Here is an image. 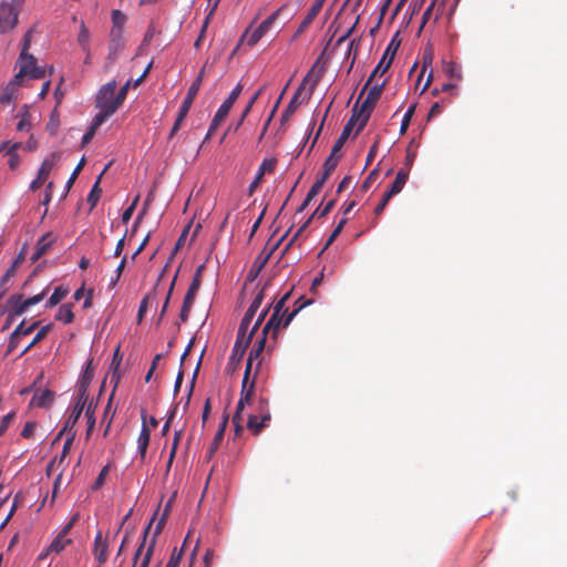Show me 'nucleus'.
<instances>
[{
    "label": "nucleus",
    "mask_w": 567,
    "mask_h": 567,
    "mask_svg": "<svg viewBox=\"0 0 567 567\" xmlns=\"http://www.w3.org/2000/svg\"><path fill=\"white\" fill-rule=\"evenodd\" d=\"M54 400V392L51 390H41L34 393L31 403L38 408H47L52 404Z\"/></svg>",
    "instance_id": "nucleus-21"
},
{
    "label": "nucleus",
    "mask_w": 567,
    "mask_h": 567,
    "mask_svg": "<svg viewBox=\"0 0 567 567\" xmlns=\"http://www.w3.org/2000/svg\"><path fill=\"white\" fill-rule=\"evenodd\" d=\"M112 161L110 163L106 164V166L104 167V169L101 172V174L99 175L97 179L95 181L89 196H87V203L90 204L91 206V209H93L99 199H100V196H101V193H102V189L100 187V183H101V179H102V176L107 172V169L112 166Z\"/></svg>",
    "instance_id": "nucleus-20"
},
{
    "label": "nucleus",
    "mask_w": 567,
    "mask_h": 567,
    "mask_svg": "<svg viewBox=\"0 0 567 567\" xmlns=\"http://www.w3.org/2000/svg\"><path fill=\"white\" fill-rule=\"evenodd\" d=\"M251 338L252 337L250 334H248V337L237 336L229 358L230 362L238 363L241 361L248 346L250 344Z\"/></svg>",
    "instance_id": "nucleus-16"
},
{
    "label": "nucleus",
    "mask_w": 567,
    "mask_h": 567,
    "mask_svg": "<svg viewBox=\"0 0 567 567\" xmlns=\"http://www.w3.org/2000/svg\"><path fill=\"white\" fill-rule=\"evenodd\" d=\"M432 62H433V53H432V51H425L424 54H423V59H422V70L420 72L419 76H417V81H416V84H415V90L420 89V84H421L422 78H423L425 71L427 70V68L432 65Z\"/></svg>",
    "instance_id": "nucleus-40"
},
{
    "label": "nucleus",
    "mask_w": 567,
    "mask_h": 567,
    "mask_svg": "<svg viewBox=\"0 0 567 567\" xmlns=\"http://www.w3.org/2000/svg\"><path fill=\"white\" fill-rule=\"evenodd\" d=\"M321 76L322 70H316V65H313L300 83L287 106H301L310 103L313 90L319 83Z\"/></svg>",
    "instance_id": "nucleus-5"
},
{
    "label": "nucleus",
    "mask_w": 567,
    "mask_h": 567,
    "mask_svg": "<svg viewBox=\"0 0 567 567\" xmlns=\"http://www.w3.org/2000/svg\"><path fill=\"white\" fill-rule=\"evenodd\" d=\"M260 365H261V362L260 361L257 362L255 372H254V378L251 381H249L250 374L248 372H244V377H243V381H241L240 398L238 400L236 411H235V413L233 415V420H231L234 427H235L236 435H239L244 430L241 413H243L245 406L251 404V402H252L255 386H256V379L259 373Z\"/></svg>",
    "instance_id": "nucleus-3"
},
{
    "label": "nucleus",
    "mask_w": 567,
    "mask_h": 567,
    "mask_svg": "<svg viewBox=\"0 0 567 567\" xmlns=\"http://www.w3.org/2000/svg\"><path fill=\"white\" fill-rule=\"evenodd\" d=\"M16 82H25L28 80H40L45 78V68L39 66L34 55L20 52L16 61Z\"/></svg>",
    "instance_id": "nucleus-4"
},
{
    "label": "nucleus",
    "mask_w": 567,
    "mask_h": 567,
    "mask_svg": "<svg viewBox=\"0 0 567 567\" xmlns=\"http://www.w3.org/2000/svg\"><path fill=\"white\" fill-rule=\"evenodd\" d=\"M150 439H151L150 429L146 426L145 423H143L141 433L137 439V445H138L137 447H138V452H140L142 458L145 457L147 446L150 444Z\"/></svg>",
    "instance_id": "nucleus-29"
},
{
    "label": "nucleus",
    "mask_w": 567,
    "mask_h": 567,
    "mask_svg": "<svg viewBox=\"0 0 567 567\" xmlns=\"http://www.w3.org/2000/svg\"><path fill=\"white\" fill-rule=\"evenodd\" d=\"M371 116V109H352V115L344 125L340 136L334 142L332 150L328 157L334 158L338 163L341 158V155L339 154L343 145L346 144L347 140L351 135V132L353 131L354 126L357 125V134H359L368 123L369 118Z\"/></svg>",
    "instance_id": "nucleus-2"
},
{
    "label": "nucleus",
    "mask_w": 567,
    "mask_h": 567,
    "mask_svg": "<svg viewBox=\"0 0 567 567\" xmlns=\"http://www.w3.org/2000/svg\"><path fill=\"white\" fill-rule=\"evenodd\" d=\"M68 295V289L62 287V286H59L54 289L53 293L51 295V297L49 298L48 302H47V307H54L56 306L65 296Z\"/></svg>",
    "instance_id": "nucleus-41"
},
{
    "label": "nucleus",
    "mask_w": 567,
    "mask_h": 567,
    "mask_svg": "<svg viewBox=\"0 0 567 567\" xmlns=\"http://www.w3.org/2000/svg\"><path fill=\"white\" fill-rule=\"evenodd\" d=\"M107 540L103 537L102 533L99 532L94 539L93 554L100 565L107 560Z\"/></svg>",
    "instance_id": "nucleus-19"
},
{
    "label": "nucleus",
    "mask_w": 567,
    "mask_h": 567,
    "mask_svg": "<svg viewBox=\"0 0 567 567\" xmlns=\"http://www.w3.org/2000/svg\"><path fill=\"white\" fill-rule=\"evenodd\" d=\"M73 318L72 305L70 303L62 305L55 315V319L64 323L72 322Z\"/></svg>",
    "instance_id": "nucleus-36"
},
{
    "label": "nucleus",
    "mask_w": 567,
    "mask_h": 567,
    "mask_svg": "<svg viewBox=\"0 0 567 567\" xmlns=\"http://www.w3.org/2000/svg\"><path fill=\"white\" fill-rule=\"evenodd\" d=\"M310 303H312V300H310V299H305V297L298 298V300L295 302L296 308L290 313H288L285 319H284L285 315L272 312L269 320L266 322V324L262 328L264 334L271 333V338L274 340H276L277 333H278L280 327H284V328L287 327L292 321L295 316L301 309H303L306 306H308Z\"/></svg>",
    "instance_id": "nucleus-6"
},
{
    "label": "nucleus",
    "mask_w": 567,
    "mask_h": 567,
    "mask_svg": "<svg viewBox=\"0 0 567 567\" xmlns=\"http://www.w3.org/2000/svg\"><path fill=\"white\" fill-rule=\"evenodd\" d=\"M348 219L346 217H343L339 223L338 225L336 226V228L333 229V231L331 233V235L329 236L323 249L321 252H323L336 239L337 237L340 235V233L342 231L343 227L346 226Z\"/></svg>",
    "instance_id": "nucleus-44"
},
{
    "label": "nucleus",
    "mask_w": 567,
    "mask_h": 567,
    "mask_svg": "<svg viewBox=\"0 0 567 567\" xmlns=\"http://www.w3.org/2000/svg\"><path fill=\"white\" fill-rule=\"evenodd\" d=\"M87 400H80V396H78V402L75 406L73 408L71 414L69 415L63 429L58 433L55 440H59L68 430L73 431V426L76 424L78 420L80 419L84 408L86 409Z\"/></svg>",
    "instance_id": "nucleus-15"
},
{
    "label": "nucleus",
    "mask_w": 567,
    "mask_h": 567,
    "mask_svg": "<svg viewBox=\"0 0 567 567\" xmlns=\"http://www.w3.org/2000/svg\"><path fill=\"white\" fill-rule=\"evenodd\" d=\"M24 84L25 82H16L14 75L13 79L0 92V104H9L14 102L17 99L18 87Z\"/></svg>",
    "instance_id": "nucleus-17"
},
{
    "label": "nucleus",
    "mask_w": 567,
    "mask_h": 567,
    "mask_svg": "<svg viewBox=\"0 0 567 567\" xmlns=\"http://www.w3.org/2000/svg\"><path fill=\"white\" fill-rule=\"evenodd\" d=\"M252 414H257L260 419H262V422H270L271 413L268 399L260 396L257 401L255 412Z\"/></svg>",
    "instance_id": "nucleus-25"
},
{
    "label": "nucleus",
    "mask_w": 567,
    "mask_h": 567,
    "mask_svg": "<svg viewBox=\"0 0 567 567\" xmlns=\"http://www.w3.org/2000/svg\"><path fill=\"white\" fill-rule=\"evenodd\" d=\"M30 114L25 111L22 115L20 121L17 124V130L19 132H28L31 128V120Z\"/></svg>",
    "instance_id": "nucleus-53"
},
{
    "label": "nucleus",
    "mask_w": 567,
    "mask_h": 567,
    "mask_svg": "<svg viewBox=\"0 0 567 567\" xmlns=\"http://www.w3.org/2000/svg\"><path fill=\"white\" fill-rule=\"evenodd\" d=\"M241 91H243V85L240 83H238L234 87V90L230 92L228 97L221 103L220 106H233L234 103L236 102V100L238 99V96L240 95Z\"/></svg>",
    "instance_id": "nucleus-47"
},
{
    "label": "nucleus",
    "mask_w": 567,
    "mask_h": 567,
    "mask_svg": "<svg viewBox=\"0 0 567 567\" xmlns=\"http://www.w3.org/2000/svg\"><path fill=\"white\" fill-rule=\"evenodd\" d=\"M55 238L51 231L45 233L40 237L37 243L35 249L39 250L40 254L44 255L53 245Z\"/></svg>",
    "instance_id": "nucleus-34"
},
{
    "label": "nucleus",
    "mask_w": 567,
    "mask_h": 567,
    "mask_svg": "<svg viewBox=\"0 0 567 567\" xmlns=\"http://www.w3.org/2000/svg\"><path fill=\"white\" fill-rule=\"evenodd\" d=\"M189 109H181L176 120H175V123L172 127V131L169 133V137H173L174 134L179 130L183 121L185 120V117L187 116V112H188Z\"/></svg>",
    "instance_id": "nucleus-54"
},
{
    "label": "nucleus",
    "mask_w": 567,
    "mask_h": 567,
    "mask_svg": "<svg viewBox=\"0 0 567 567\" xmlns=\"http://www.w3.org/2000/svg\"><path fill=\"white\" fill-rule=\"evenodd\" d=\"M140 196H136L133 203L123 212L122 221L126 224L131 218L138 203Z\"/></svg>",
    "instance_id": "nucleus-60"
},
{
    "label": "nucleus",
    "mask_w": 567,
    "mask_h": 567,
    "mask_svg": "<svg viewBox=\"0 0 567 567\" xmlns=\"http://www.w3.org/2000/svg\"><path fill=\"white\" fill-rule=\"evenodd\" d=\"M408 178H409V169L401 168L398 172L395 179L393 181V183L391 184V186L389 187V189L386 192L393 196L399 194L403 189Z\"/></svg>",
    "instance_id": "nucleus-23"
},
{
    "label": "nucleus",
    "mask_w": 567,
    "mask_h": 567,
    "mask_svg": "<svg viewBox=\"0 0 567 567\" xmlns=\"http://www.w3.org/2000/svg\"><path fill=\"white\" fill-rule=\"evenodd\" d=\"M282 8H279L275 12H272L267 19H265L249 35L247 40V44L249 47H254L258 43V41L270 30L275 21L278 19L280 11Z\"/></svg>",
    "instance_id": "nucleus-13"
},
{
    "label": "nucleus",
    "mask_w": 567,
    "mask_h": 567,
    "mask_svg": "<svg viewBox=\"0 0 567 567\" xmlns=\"http://www.w3.org/2000/svg\"><path fill=\"white\" fill-rule=\"evenodd\" d=\"M33 32H34V28H31L23 35L22 43H21V52L29 53V50L31 48V40H32Z\"/></svg>",
    "instance_id": "nucleus-61"
},
{
    "label": "nucleus",
    "mask_w": 567,
    "mask_h": 567,
    "mask_svg": "<svg viewBox=\"0 0 567 567\" xmlns=\"http://www.w3.org/2000/svg\"><path fill=\"white\" fill-rule=\"evenodd\" d=\"M401 45L400 33L396 32L388 44L381 60L371 73V78H383L389 68L391 66L394 56Z\"/></svg>",
    "instance_id": "nucleus-7"
},
{
    "label": "nucleus",
    "mask_w": 567,
    "mask_h": 567,
    "mask_svg": "<svg viewBox=\"0 0 567 567\" xmlns=\"http://www.w3.org/2000/svg\"><path fill=\"white\" fill-rule=\"evenodd\" d=\"M94 378L93 359H89L86 367L76 383V392L80 400H89L87 389Z\"/></svg>",
    "instance_id": "nucleus-14"
},
{
    "label": "nucleus",
    "mask_w": 567,
    "mask_h": 567,
    "mask_svg": "<svg viewBox=\"0 0 567 567\" xmlns=\"http://www.w3.org/2000/svg\"><path fill=\"white\" fill-rule=\"evenodd\" d=\"M266 287L267 285H265L260 290L259 292L255 296L251 305L249 306V308L247 309L246 313L247 316H249L250 318L254 319L257 310L260 308L262 301H264V298H265V290H266Z\"/></svg>",
    "instance_id": "nucleus-35"
},
{
    "label": "nucleus",
    "mask_w": 567,
    "mask_h": 567,
    "mask_svg": "<svg viewBox=\"0 0 567 567\" xmlns=\"http://www.w3.org/2000/svg\"><path fill=\"white\" fill-rule=\"evenodd\" d=\"M348 219L346 217H343L339 223L338 225L336 226V228L333 229V231L331 233V235L329 236L323 249L321 252H323L336 239L337 237L340 235V233L342 231L343 227L346 226Z\"/></svg>",
    "instance_id": "nucleus-45"
},
{
    "label": "nucleus",
    "mask_w": 567,
    "mask_h": 567,
    "mask_svg": "<svg viewBox=\"0 0 567 567\" xmlns=\"http://www.w3.org/2000/svg\"><path fill=\"white\" fill-rule=\"evenodd\" d=\"M19 11L14 4L2 2L0 4V33H6L18 24Z\"/></svg>",
    "instance_id": "nucleus-9"
},
{
    "label": "nucleus",
    "mask_w": 567,
    "mask_h": 567,
    "mask_svg": "<svg viewBox=\"0 0 567 567\" xmlns=\"http://www.w3.org/2000/svg\"><path fill=\"white\" fill-rule=\"evenodd\" d=\"M218 3H219V0H215V2L213 3L212 8L209 9V12L207 13V16H206V18H205V20L203 22V25L200 28V32H199L196 41L194 42V47L196 49H199L200 45H202V42H203V40H204V38L206 35V31H207L208 24L210 22L212 17L215 13V10H216Z\"/></svg>",
    "instance_id": "nucleus-26"
},
{
    "label": "nucleus",
    "mask_w": 567,
    "mask_h": 567,
    "mask_svg": "<svg viewBox=\"0 0 567 567\" xmlns=\"http://www.w3.org/2000/svg\"><path fill=\"white\" fill-rule=\"evenodd\" d=\"M158 284L155 285V287L153 288V291L147 293L141 301L140 303V307H138V312H137V319H138V322H141L147 311V308H148V302L150 301H153L155 300V290L157 288Z\"/></svg>",
    "instance_id": "nucleus-39"
},
{
    "label": "nucleus",
    "mask_w": 567,
    "mask_h": 567,
    "mask_svg": "<svg viewBox=\"0 0 567 567\" xmlns=\"http://www.w3.org/2000/svg\"><path fill=\"white\" fill-rule=\"evenodd\" d=\"M58 126H59V112H58V109H53L51 117H50V122L48 123L47 128L50 132V134H54Z\"/></svg>",
    "instance_id": "nucleus-58"
},
{
    "label": "nucleus",
    "mask_w": 567,
    "mask_h": 567,
    "mask_svg": "<svg viewBox=\"0 0 567 567\" xmlns=\"http://www.w3.org/2000/svg\"><path fill=\"white\" fill-rule=\"evenodd\" d=\"M107 473H109V466L106 465L101 470L100 474L97 475L96 480L94 481V483L92 485L93 491H97L103 486Z\"/></svg>",
    "instance_id": "nucleus-56"
},
{
    "label": "nucleus",
    "mask_w": 567,
    "mask_h": 567,
    "mask_svg": "<svg viewBox=\"0 0 567 567\" xmlns=\"http://www.w3.org/2000/svg\"><path fill=\"white\" fill-rule=\"evenodd\" d=\"M276 161L275 159H264L259 167L258 175L264 177L266 173H270L275 169Z\"/></svg>",
    "instance_id": "nucleus-57"
},
{
    "label": "nucleus",
    "mask_w": 567,
    "mask_h": 567,
    "mask_svg": "<svg viewBox=\"0 0 567 567\" xmlns=\"http://www.w3.org/2000/svg\"><path fill=\"white\" fill-rule=\"evenodd\" d=\"M338 164L339 163L334 158L327 157V159L323 163V173L317 181H322V185H324V183L329 179Z\"/></svg>",
    "instance_id": "nucleus-38"
},
{
    "label": "nucleus",
    "mask_w": 567,
    "mask_h": 567,
    "mask_svg": "<svg viewBox=\"0 0 567 567\" xmlns=\"http://www.w3.org/2000/svg\"><path fill=\"white\" fill-rule=\"evenodd\" d=\"M206 70V65L203 66V69L200 70L199 72V75L198 78L196 79V81L190 85L189 90H188V94L187 96L185 97L184 102H183V105L182 106H190L192 102H193V95L196 94L197 92V89H198V84L199 82L202 81V76L204 74Z\"/></svg>",
    "instance_id": "nucleus-42"
},
{
    "label": "nucleus",
    "mask_w": 567,
    "mask_h": 567,
    "mask_svg": "<svg viewBox=\"0 0 567 567\" xmlns=\"http://www.w3.org/2000/svg\"><path fill=\"white\" fill-rule=\"evenodd\" d=\"M72 543V539L69 537H62L56 535V537L52 540V543L49 545V551H52L53 554H60L62 553L68 545Z\"/></svg>",
    "instance_id": "nucleus-33"
},
{
    "label": "nucleus",
    "mask_w": 567,
    "mask_h": 567,
    "mask_svg": "<svg viewBox=\"0 0 567 567\" xmlns=\"http://www.w3.org/2000/svg\"><path fill=\"white\" fill-rule=\"evenodd\" d=\"M261 353L262 351L258 350L255 347L251 349L247 359L245 372H248L249 374L251 373L254 361L258 360L259 362V357L261 355Z\"/></svg>",
    "instance_id": "nucleus-50"
},
{
    "label": "nucleus",
    "mask_w": 567,
    "mask_h": 567,
    "mask_svg": "<svg viewBox=\"0 0 567 567\" xmlns=\"http://www.w3.org/2000/svg\"><path fill=\"white\" fill-rule=\"evenodd\" d=\"M20 145H21L20 143H14L8 152V155H9L8 164L11 169H16L20 165V157L16 153V150L19 148Z\"/></svg>",
    "instance_id": "nucleus-46"
},
{
    "label": "nucleus",
    "mask_w": 567,
    "mask_h": 567,
    "mask_svg": "<svg viewBox=\"0 0 567 567\" xmlns=\"http://www.w3.org/2000/svg\"><path fill=\"white\" fill-rule=\"evenodd\" d=\"M35 427H37V422L34 421H29L24 424L22 431H21V436L23 439H30L33 436L34 434V431H35Z\"/></svg>",
    "instance_id": "nucleus-63"
},
{
    "label": "nucleus",
    "mask_w": 567,
    "mask_h": 567,
    "mask_svg": "<svg viewBox=\"0 0 567 567\" xmlns=\"http://www.w3.org/2000/svg\"><path fill=\"white\" fill-rule=\"evenodd\" d=\"M386 79L371 78L370 75L361 92V95L365 93V99L361 106H374L381 99Z\"/></svg>",
    "instance_id": "nucleus-8"
},
{
    "label": "nucleus",
    "mask_w": 567,
    "mask_h": 567,
    "mask_svg": "<svg viewBox=\"0 0 567 567\" xmlns=\"http://www.w3.org/2000/svg\"><path fill=\"white\" fill-rule=\"evenodd\" d=\"M39 322H33L29 327H24V322L22 321L12 333H14V337H21V336H28L34 331V329L38 327Z\"/></svg>",
    "instance_id": "nucleus-48"
},
{
    "label": "nucleus",
    "mask_w": 567,
    "mask_h": 567,
    "mask_svg": "<svg viewBox=\"0 0 567 567\" xmlns=\"http://www.w3.org/2000/svg\"><path fill=\"white\" fill-rule=\"evenodd\" d=\"M117 109H102V111L94 116V118L91 122V125L86 133L82 137V146L87 145L92 138L94 137L96 131L99 127L107 120L110 118Z\"/></svg>",
    "instance_id": "nucleus-12"
},
{
    "label": "nucleus",
    "mask_w": 567,
    "mask_h": 567,
    "mask_svg": "<svg viewBox=\"0 0 567 567\" xmlns=\"http://www.w3.org/2000/svg\"><path fill=\"white\" fill-rule=\"evenodd\" d=\"M291 296V291L286 292L275 305L274 312L286 315L288 308H286V302Z\"/></svg>",
    "instance_id": "nucleus-51"
},
{
    "label": "nucleus",
    "mask_w": 567,
    "mask_h": 567,
    "mask_svg": "<svg viewBox=\"0 0 567 567\" xmlns=\"http://www.w3.org/2000/svg\"><path fill=\"white\" fill-rule=\"evenodd\" d=\"M52 324H45L39 329L32 341L21 351L20 357L28 353L35 344L41 342L50 332Z\"/></svg>",
    "instance_id": "nucleus-31"
},
{
    "label": "nucleus",
    "mask_w": 567,
    "mask_h": 567,
    "mask_svg": "<svg viewBox=\"0 0 567 567\" xmlns=\"http://www.w3.org/2000/svg\"><path fill=\"white\" fill-rule=\"evenodd\" d=\"M251 321H252V318L245 315L239 324L237 336L248 337V333H249L248 329H249Z\"/></svg>",
    "instance_id": "nucleus-55"
},
{
    "label": "nucleus",
    "mask_w": 567,
    "mask_h": 567,
    "mask_svg": "<svg viewBox=\"0 0 567 567\" xmlns=\"http://www.w3.org/2000/svg\"><path fill=\"white\" fill-rule=\"evenodd\" d=\"M126 21L125 14L120 10L112 11V28H117L118 30H123L124 23Z\"/></svg>",
    "instance_id": "nucleus-49"
},
{
    "label": "nucleus",
    "mask_w": 567,
    "mask_h": 567,
    "mask_svg": "<svg viewBox=\"0 0 567 567\" xmlns=\"http://www.w3.org/2000/svg\"><path fill=\"white\" fill-rule=\"evenodd\" d=\"M336 200H329L322 208H317L315 213L299 227V229L295 233L291 239L288 241L284 249V254L293 245V243L299 238V236L303 233V230L310 225L312 218L318 217L322 218L327 216L332 208L334 207Z\"/></svg>",
    "instance_id": "nucleus-11"
},
{
    "label": "nucleus",
    "mask_w": 567,
    "mask_h": 567,
    "mask_svg": "<svg viewBox=\"0 0 567 567\" xmlns=\"http://www.w3.org/2000/svg\"><path fill=\"white\" fill-rule=\"evenodd\" d=\"M393 197V195H390V193L385 192L383 194V197L381 198L380 203L377 205L375 209H374V214L375 216H380L383 210L385 209L389 200Z\"/></svg>",
    "instance_id": "nucleus-59"
},
{
    "label": "nucleus",
    "mask_w": 567,
    "mask_h": 567,
    "mask_svg": "<svg viewBox=\"0 0 567 567\" xmlns=\"http://www.w3.org/2000/svg\"><path fill=\"white\" fill-rule=\"evenodd\" d=\"M227 423H228V415H224L223 417V421L219 425V429L217 431V433L215 434V437L212 442V445L209 447V454L213 455L215 453V451L218 449L220 442L223 441L224 439V432L226 430V426H227Z\"/></svg>",
    "instance_id": "nucleus-32"
},
{
    "label": "nucleus",
    "mask_w": 567,
    "mask_h": 567,
    "mask_svg": "<svg viewBox=\"0 0 567 567\" xmlns=\"http://www.w3.org/2000/svg\"><path fill=\"white\" fill-rule=\"evenodd\" d=\"M151 68L152 62L145 68L143 73L134 82H132V80H127L126 83L117 92V83L115 80H112L102 85L96 94L95 106H121L126 97L130 86H138L147 76Z\"/></svg>",
    "instance_id": "nucleus-1"
},
{
    "label": "nucleus",
    "mask_w": 567,
    "mask_h": 567,
    "mask_svg": "<svg viewBox=\"0 0 567 567\" xmlns=\"http://www.w3.org/2000/svg\"><path fill=\"white\" fill-rule=\"evenodd\" d=\"M84 165H85V157H82L81 161L79 162V164L76 165V167L74 168L73 173L71 174L70 178L66 182V186H65L66 192H69V189L72 187L73 183L75 182L78 175L80 174V172L82 171Z\"/></svg>",
    "instance_id": "nucleus-52"
},
{
    "label": "nucleus",
    "mask_w": 567,
    "mask_h": 567,
    "mask_svg": "<svg viewBox=\"0 0 567 567\" xmlns=\"http://www.w3.org/2000/svg\"><path fill=\"white\" fill-rule=\"evenodd\" d=\"M123 30H118L117 28H112L110 32V54L109 58L112 55L115 56L117 51L123 47V39H122Z\"/></svg>",
    "instance_id": "nucleus-24"
},
{
    "label": "nucleus",
    "mask_w": 567,
    "mask_h": 567,
    "mask_svg": "<svg viewBox=\"0 0 567 567\" xmlns=\"http://www.w3.org/2000/svg\"><path fill=\"white\" fill-rule=\"evenodd\" d=\"M414 111H415V109H408L406 113L404 114L402 122H401V127H400L401 134H404L406 132V130L410 125L411 118L414 114Z\"/></svg>",
    "instance_id": "nucleus-64"
},
{
    "label": "nucleus",
    "mask_w": 567,
    "mask_h": 567,
    "mask_svg": "<svg viewBox=\"0 0 567 567\" xmlns=\"http://www.w3.org/2000/svg\"><path fill=\"white\" fill-rule=\"evenodd\" d=\"M229 110L230 109H218L217 113L215 114V116L209 125L205 141L209 140L214 135V133L218 128L219 124L227 117Z\"/></svg>",
    "instance_id": "nucleus-28"
},
{
    "label": "nucleus",
    "mask_w": 567,
    "mask_h": 567,
    "mask_svg": "<svg viewBox=\"0 0 567 567\" xmlns=\"http://www.w3.org/2000/svg\"><path fill=\"white\" fill-rule=\"evenodd\" d=\"M94 413H95V404H93V401H91L85 409V416L87 417V429H86V433H85L86 440L90 439L92 431L94 429V425H95Z\"/></svg>",
    "instance_id": "nucleus-37"
},
{
    "label": "nucleus",
    "mask_w": 567,
    "mask_h": 567,
    "mask_svg": "<svg viewBox=\"0 0 567 567\" xmlns=\"http://www.w3.org/2000/svg\"><path fill=\"white\" fill-rule=\"evenodd\" d=\"M182 559V549L174 548L165 567H178Z\"/></svg>",
    "instance_id": "nucleus-62"
},
{
    "label": "nucleus",
    "mask_w": 567,
    "mask_h": 567,
    "mask_svg": "<svg viewBox=\"0 0 567 567\" xmlns=\"http://www.w3.org/2000/svg\"><path fill=\"white\" fill-rule=\"evenodd\" d=\"M69 433L64 444H63V449H62V453L59 457V465L64 461V458L68 456L71 447H72V444H73V441H74V437H75V432L74 431H71V430H68L66 431ZM58 462V457H55L50 464H49V467L48 470H50L52 466H54V464Z\"/></svg>",
    "instance_id": "nucleus-30"
},
{
    "label": "nucleus",
    "mask_w": 567,
    "mask_h": 567,
    "mask_svg": "<svg viewBox=\"0 0 567 567\" xmlns=\"http://www.w3.org/2000/svg\"><path fill=\"white\" fill-rule=\"evenodd\" d=\"M203 268H204V266H199L197 268L196 274H195V276L193 278V281L189 285V287H188V289L186 291V295L184 297V301H183L184 305L193 307L194 301H195V297H196L197 291L199 290V287H200V284H202L200 272H202Z\"/></svg>",
    "instance_id": "nucleus-18"
},
{
    "label": "nucleus",
    "mask_w": 567,
    "mask_h": 567,
    "mask_svg": "<svg viewBox=\"0 0 567 567\" xmlns=\"http://www.w3.org/2000/svg\"><path fill=\"white\" fill-rule=\"evenodd\" d=\"M60 158V154L56 152L51 153L48 157L44 158V161L41 164V167L38 172L39 179L47 181L50 173L53 169L54 164Z\"/></svg>",
    "instance_id": "nucleus-22"
},
{
    "label": "nucleus",
    "mask_w": 567,
    "mask_h": 567,
    "mask_svg": "<svg viewBox=\"0 0 567 567\" xmlns=\"http://www.w3.org/2000/svg\"><path fill=\"white\" fill-rule=\"evenodd\" d=\"M45 293H47V290H43L42 292H40L31 298H28L25 300L22 299L21 295H12L9 298V303L13 308V313L17 316H20L23 312H25L29 309V307L34 306V305L39 303L40 301H42Z\"/></svg>",
    "instance_id": "nucleus-10"
},
{
    "label": "nucleus",
    "mask_w": 567,
    "mask_h": 567,
    "mask_svg": "<svg viewBox=\"0 0 567 567\" xmlns=\"http://www.w3.org/2000/svg\"><path fill=\"white\" fill-rule=\"evenodd\" d=\"M89 40H90V32H89L87 28L85 27V24L82 22L81 27H80L78 42L81 45L83 51H89V49H90Z\"/></svg>",
    "instance_id": "nucleus-43"
},
{
    "label": "nucleus",
    "mask_w": 567,
    "mask_h": 567,
    "mask_svg": "<svg viewBox=\"0 0 567 567\" xmlns=\"http://www.w3.org/2000/svg\"><path fill=\"white\" fill-rule=\"evenodd\" d=\"M269 425V422H262L257 414H249L247 419V429L254 434L259 435L261 431Z\"/></svg>",
    "instance_id": "nucleus-27"
}]
</instances>
